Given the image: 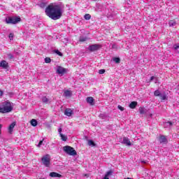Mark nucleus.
<instances>
[{
	"label": "nucleus",
	"instance_id": "c9c22d12",
	"mask_svg": "<svg viewBox=\"0 0 179 179\" xmlns=\"http://www.w3.org/2000/svg\"><path fill=\"white\" fill-rule=\"evenodd\" d=\"M43 140L39 141V143L38 144V148H40V146H41L43 145Z\"/></svg>",
	"mask_w": 179,
	"mask_h": 179
},
{
	"label": "nucleus",
	"instance_id": "a18cd8bd",
	"mask_svg": "<svg viewBox=\"0 0 179 179\" xmlns=\"http://www.w3.org/2000/svg\"><path fill=\"white\" fill-rule=\"evenodd\" d=\"M94 1H96V0H94Z\"/></svg>",
	"mask_w": 179,
	"mask_h": 179
},
{
	"label": "nucleus",
	"instance_id": "ddd939ff",
	"mask_svg": "<svg viewBox=\"0 0 179 179\" xmlns=\"http://www.w3.org/2000/svg\"><path fill=\"white\" fill-rule=\"evenodd\" d=\"M64 97H66L67 99H69V97L72 96V91L71 90H65L64 92Z\"/></svg>",
	"mask_w": 179,
	"mask_h": 179
},
{
	"label": "nucleus",
	"instance_id": "b1692460",
	"mask_svg": "<svg viewBox=\"0 0 179 179\" xmlns=\"http://www.w3.org/2000/svg\"><path fill=\"white\" fill-rule=\"evenodd\" d=\"M113 61L116 64H120V62H121V59H120V57H115V58H113Z\"/></svg>",
	"mask_w": 179,
	"mask_h": 179
},
{
	"label": "nucleus",
	"instance_id": "58836bf2",
	"mask_svg": "<svg viewBox=\"0 0 179 179\" xmlns=\"http://www.w3.org/2000/svg\"><path fill=\"white\" fill-rule=\"evenodd\" d=\"M3 96V91L0 90V97Z\"/></svg>",
	"mask_w": 179,
	"mask_h": 179
},
{
	"label": "nucleus",
	"instance_id": "aec40b11",
	"mask_svg": "<svg viewBox=\"0 0 179 179\" xmlns=\"http://www.w3.org/2000/svg\"><path fill=\"white\" fill-rule=\"evenodd\" d=\"M169 24L170 27H173L177 24V22H176L175 20H170L169 22Z\"/></svg>",
	"mask_w": 179,
	"mask_h": 179
},
{
	"label": "nucleus",
	"instance_id": "473e14b6",
	"mask_svg": "<svg viewBox=\"0 0 179 179\" xmlns=\"http://www.w3.org/2000/svg\"><path fill=\"white\" fill-rule=\"evenodd\" d=\"M117 108H118L119 110H120V111H124V107L121 106L120 105H119V106H117Z\"/></svg>",
	"mask_w": 179,
	"mask_h": 179
},
{
	"label": "nucleus",
	"instance_id": "f3484780",
	"mask_svg": "<svg viewBox=\"0 0 179 179\" xmlns=\"http://www.w3.org/2000/svg\"><path fill=\"white\" fill-rule=\"evenodd\" d=\"M30 124L32 127H37L38 122L36 119H32L30 122Z\"/></svg>",
	"mask_w": 179,
	"mask_h": 179
},
{
	"label": "nucleus",
	"instance_id": "5701e85b",
	"mask_svg": "<svg viewBox=\"0 0 179 179\" xmlns=\"http://www.w3.org/2000/svg\"><path fill=\"white\" fill-rule=\"evenodd\" d=\"M84 18L85 20H90V19H92V15H90V14H85Z\"/></svg>",
	"mask_w": 179,
	"mask_h": 179
},
{
	"label": "nucleus",
	"instance_id": "bb28decb",
	"mask_svg": "<svg viewBox=\"0 0 179 179\" xmlns=\"http://www.w3.org/2000/svg\"><path fill=\"white\" fill-rule=\"evenodd\" d=\"M42 101L43 103H48L49 101L48 98H47V96H43L42 98Z\"/></svg>",
	"mask_w": 179,
	"mask_h": 179
},
{
	"label": "nucleus",
	"instance_id": "72a5a7b5",
	"mask_svg": "<svg viewBox=\"0 0 179 179\" xmlns=\"http://www.w3.org/2000/svg\"><path fill=\"white\" fill-rule=\"evenodd\" d=\"M8 57L10 59H13V55L10 53H8Z\"/></svg>",
	"mask_w": 179,
	"mask_h": 179
},
{
	"label": "nucleus",
	"instance_id": "20e7f679",
	"mask_svg": "<svg viewBox=\"0 0 179 179\" xmlns=\"http://www.w3.org/2000/svg\"><path fill=\"white\" fill-rule=\"evenodd\" d=\"M41 162L45 167H50L51 164V157L50 155L47 154L41 158Z\"/></svg>",
	"mask_w": 179,
	"mask_h": 179
},
{
	"label": "nucleus",
	"instance_id": "39448f33",
	"mask_svg": "<svg viewBox=\"0 0 179 179\" xmlns=\"http://www.w3.org/2000/svg\"><path fill=\"white\" fill-rule=\"evenodd\" d=\"M3 108L4 113H10L12 110H13V107H12V104L9 101H6L3 103Z\"/></svg>",
	"mask_w": 179,
	"mask_h": 179
},
{
	"label": "nucleus",
	"instance_id": "412c9836",
	"mask_svg": "<svg viewBox=\"0 0 179 179\" xmlns=\"http://www.w3.org/2000/svg\"><path fill=\"white\" fill-rule=\"evenodd\" d=\"M79 41H80V43H85V41H87V37L80 36L79 38Z\"/></svg>",
	"mask_w": 179,
	"mask_h": 179
},
{
	"label": "nucleus",
	"instance_id": "0eeeda50",
	"mask_svg": "<svg viewBox=\"0 0 179 179\" xmlns=\"http://www.w3.org/2000/svg\"><path fill=\"white\" fill-rule=\"evenodd\" d=\"M57 72L59 73V75H64V73H66V69L62 66H58Z\"/></svg>",
	"mask_w": 179,
	"mask_h": 179
},
{
	"label": "nucleus",
	"instance_id": "dca6fc26",
	"mask_svg": "<svg viewBox=\"0 0 179 179\" xmlns=\"http://www.w3.org/2000/svg\"><path fill=\"white\" fill-rule=\"evenodd\" d=\"M136 106H138V102L137 101H132L129 107V108L134 109V108H136Z\"/></svg>",
	"mask_w": 179,
	"mask_h": 179
},
{
	"label": "nucleus",
	"instance_id": "9d476101",
	"mask_svg": "<svg viewBox=\"0 0 179 179\" xmlns=\"http://www.w3.org/2000/svg\"><path fill=\"white\" fill-rule=\"evenodd\" d=\"M73 114V110L71 108H66L64 110V115H66L67 117H71L72 115Z\"/></svg>",
	"mask_w": 179,
	"mask_h": 179
},
{
	"label": "nucleus",
	"instance_id": "4468645a",
	"mask_svg": "<svg viewBox=\"0 0 179 179\" xmlns=\"http://www.w3.org/2000/svg\"><path fill=\"white\" fill-rule=\"evenodd\" d=\"M123 143L124 145H127V146H131L132 145L131 141H129V138H128V137L123 138Z\"/></svg>",
	"mask_w": 179,
	"mask_h": 179
},
{
	"label": "nucleus",
	"instance_id": "cd10ccee",
	"mask_svg": "<svg viewBox=\"0 0 179 179\" xmlns=\"http://www.w3.org/2000/svg\"><path fill=\"white\" fill-rule=\"evenodd\" d=\"M160 99L161 100H167V95H166V94L160 95Z\"/></svg>",
	"mask_w": 179,
	"mask_h": 179
},
{
	"label": "nucleus",
	"instance_id": "4be33fe9",
	"mask_svg": "<svg viewBox=\"0 0 179 179\" xmlns=\"http://www.w3.org/2000/svg\"><path fill=\"white\" fill-rule=\"evenodd\" d=\"M60 136L64 142H66V140L68 139V137L64 135L63 134H60Z\"/></svg>",
	"mask_w": 179,
	"mask_h": 179
},
{
	"label": "nucleus",
	"instance_id": "7c9ffc66",
	"mask_svg": "<svg viewBox=\"0 0 179 179\" xmlns=\"http://www.w3.org/2000/svg\"><path fill=\"white\" fill-rule=\"evenodd\" d=\"M106 73V70L105 69H100L99 71V75H103V73Z\"/></svg>",
	"mask_w": 179,
	"mask_h": 179
},
{
	"label": "nucleus",
	"instance_id": "c85d7f7f",
	"mask_svg": "<svg viewBox=\"0 0 179 179\" xmlns=\"http://www.w3.org/2000/svg\"><path fill=\"white\" fill-rule=\"evenodd\" d=\"M45 64H50V62H51V59L50 57H46L45 59Z\"/></svg>",
	"mask_w": 179,
	"mask_h": 179
},
{
	"label": "nucleus",
	"instance_id": "4c0bfd02",
	"mask_svg": "<svg viewBox=\"0 0 179 179\" xmlns=\"http://www.w3.org/2000/svg\"><path fill=\"white\" fill-rule=\"evenodd\" d=\"M173 48H174L175 50H178L179 45H174Z\"/></svg>",
	"mask_w": 179,
	"mask_h": 179
},
{
	"label": "nucleus",
	"instance_id": "79ce46f5",
	"mask_svg": "<svg viewBox=\"0 0 179 179\" xmlns=\"http://www.w3.org/2000/svg\"><path fill=\"white\" fill-rule=\"evenodd\" d=\"M155 79V76H152L150 79V82H152V80H153Z\"/></svg>",
	"mask_w": 179,
	"mask_h": 179
},
{
	"label": "nucleus",
	"instance_id": "f03ea898",
	"mask_svg": "<svg viewBox=\"0 0 179 179\" xmlns=\"http://www.w3.org/2000/svg\"><path fill=\"white\" fill-rule=\"evenodd\" d=\"M63 150L64 152H65V153L69 155L70 156H76V155H78V152H76L75 148L69 145H66L63 147Z\"/></svg>",
	"mask_w": 179,
	"mask_h": 179
},
{
	"label": "nucleus",
	"instance_id": "6e6552de",
	"mask_svg": "<svg viewBox=\"0 0 179 179\" xmlns=\"http://www.w3.org/2000/svg\"><path fill=\"white\" fill-rule=\"evenodd\" d=\"M0 66L1 68H3V69H8V68H9V64H8V62L5 60H2L0 62Z\"/></svg>",
	"mask_w": 179,
	"mask_h": 179
},
{
	"label": "nucleus",
	"instance_id": "2eb2a0df",
	"mask_svg": "<svg viewBox=\"0 0 179 179\" xmlns=\"http://www.w3.org/2000/svg\"><path fill=\"white\" fill-rule=\"evenodd\" d=\"M16 127V122H13L12 124H10L8 127V132L9 134H12L13 132V128Z\"/></svg>",
	"mask_w": 179,
	"mask_h": 179
},
{
	"label": "nucleus",
	"instance_id": "1a4fd4ad",
	"mask_svg": "<svg viewBox=\"0 0 179 179\" xmlns=\"http://www.w3.org/2000/svg\"><path fill=\"white\" fill-rule=\"evenodd\" d=\"M86 101L90 106H94V99L92 96H87Z\"/></svg>",
	"mask_w": 179,
	"mask_h": 179
},
{
	"label": "nucleus",
	"instance_id": "f257e3e1",
	"mask_svg": "<svg viewBox=\"0 0 179 179\" xmlns=\"http://www.w3.org/2000/svg\"><path fill=\"white\" fill-rule=\"evenodd\" d=\"M45 13L52 20H58L62 16V9L59 5L50 4L46 7Z\"/></svg>",
	"mask_w": 179,
	"mask_h": 179
},
{
	"label": "nucleus",
	"instance_id": "2f4dec72",
	"mask_svg": "<svg viewBox=\"0 0 179 179\" xmlns=\"http://www.w3.org/2000/svg\"><path fill=\"white\" fill-rule=\"evenodd\" d=\"M56 54L59 57H62V52H59V50H55Z\"/></svg>",
	"mask_w": 179,
	"mask_h": 179
},
{
	"label": "nucleus",
	"instance_id": "a19ab883",
	"mask_svg": "<svg viewBox=\"0 0 179 179\" xmlns=\"http://www.w3.org/2000/svg\"><path fill=\"white\" fill-rule=\"evenodd\" d=\"M2 134V124H0V135Z\"/></svg>",
	"mask_w": 179,
	"mask_h": 179
},
{
	"label": "nucleus",
	"instance_id": "9b49d317",
	"mask_svg": "<svg viewBox=\"0 0 179 179\" xmlns=\"http://www.w3.org/2000/svg\"><path fill=\"white\" fill-rule=\"evenodd\" d=\"M158 140L160 143H167V138L164 135L159 136Z\"/></svg>",
	"mask_w": 179,
	"mask_h": 179
},
{
	"label": "nucleus",
	"instance_id": "f8f14e48",
	"mask_svg": "<svg viewBox=\"0 0 179 179\" xmlns=\"http://www.w3.org/2000/svg\"><path fill=\"white\" fill-rule=\"evenodd\" d=\"M50 177H52V178H61V177H62V175L57 173V172H51L50 174H49Z\"/></svg>",
	"mask_w": 179,
	"mask_h": 179
},
{
	"label": "nucleus",
	"instance_id": "7ed1b4c3",
	"mask_svg": "<svg viewBox=\"0 0 179 179\" xmlns=\"http://www.w3.org/2000/svg\"><path fill=\"white\" fill-rule=\"evenodd\" d=\"M21 20L22 19L20 17H9L8 18L6 19V23H7V24H16Z\"/></svg>",
	"mask_w": 179,
	"mask_h": 179
},
{
	"label": "nucleus",
	"instance_id": "6ab92c4d",
	"mask_svg": "<svg viewBox=\"0 0 179 179\" xmlns=\"http://www.w3.org/2000/svg\"><path fill=\"white\" fill-rule=\"evenodd\" d=\"M139 113L141 115L146 114V109H145V108H143V107H140L139 108Z\"/></svg>",
	"mask_w": 179,
	"mask_h": 179
},
{
	"label": "nucleus",
	"instance_id": "c756f323",
	"mask_svg": "<svg viewBox=\"0 0 179 179\" xmlns=\"http://www.w3.org/2000/svg\"><path fill=\"white\" fill-rule=\"evenodd\" d=\"M13 37H15V34H13V33H10L8 38H10V40H13Z\"/></svg>",
	"mask_w": 179,
	"mask_h": 179
},
{
	"label": "nucleus",
	"instance_id": "37998d69",
	"mask_svg": "<svg viewBox=\"0 0 179 179\" xmlns=\"http://www.w3.org/2000/svg\"><path fill=\"white\" fill-rule=\"evenodd\" d=\"M142 163H144V164H145V163H146V162H145V161H142Z\"/></svg>",
	"mask_w": 179,
	"mask_h": 179
},
{
	"label": "nucleus",
	"instance_id": "393cba45",
	"mask_svg": "<svg viewBox=\"0 0 179 179\" xmlns=\"http://www.w3.org/2000/svg\"><path fill=\"white\" fill-rule=\"evenodd\" d=\"M88 145L90 146H96V144L94 143V141L92 140L88 141Z\"/></svg>",
	"mask_w": 179,
	"mask_h": 179
},
{
	"label": "nucleus",
	"instance_id": "e433bc0d",
	"mask_svg": "<svg viewBox=\"0 0 179 179\" xmlns=\"http://www.w3.org/2000/svg\"><path fill=\"white\" fill-rule=\"evenodd\" d=\"M58 132H59V135H61V134H62V128H59L58 129Z\"/></svg>",
	"mask_w": 179,
	"mask_h": 179
},
{
	"label": "nucleus",
	"instance_id": "423d86ee",
	"mask_svg": "<svg viewBox=\"0 0 179 179\" xmlns=\"http://www.w3.org/2000/svg\"><path fill=\"white\" fill-rule=\"evenodd\" d=\"M101 48V45L94 44L89 46L88 50L90 52H94V51H99Z\"/></svg>",
	"mask_w": 179,
	"mask_h": 179
},
{
	"label": "nucleus",
	"instance_id": "f704fd0d",
	"mask_svg": "<svg viewBox=\"0 0 179 179\" xmlns=\"http://www.w3.org/2000/svg\"><path fill=\"white\" fill-rule=\"evenodd\" d=\"M4 109H3V108H1L0 107V113H1V114H6V113H5V110H3Z\"/></svg>",
	"mask_w": 179,
	"mask_h": 179
},
{
	"label": "nucleus",
	"instance_id": "a211bd4d",
	"mask_svg": "<svg viewBox=\"0 0 179 179\" xmlns=\"http://www.w3.org/2000/svg\"><path fill=\"white\" fill-rule=\"evenodd\" d=\"M113 175V171H108L106 174L105 175L103 179H110V178H108L109 176H112Z\"/></svg>",
	"mask_w": 179,
	"mask_h": 179
},
{
	"label": "nucleus",
	"instance_id": "ea45409f",
	"mask_svg": "<svg viewBox=\"0 0 179 179\" xmlns=\"http://www.w3.org/2000/svg\"><path fill=\"white\" fill-rule=\"evenodd\" d=\"M166 124H169L170 127L173 126V123L171 122H167Z\"/></svg>",
	"mask_w": 179,
	"mask_h": 179
},
{
	"label": "nucleus",
	"instance_id": "c03bdc74",
	"mask_svg": "<svg viewBox=\"0 0 179 179\" xmlns=\"http://www.w3.org/2000/svg\"><path fill=\"white\" fill-rule=\"evenodd\" d=\"M127 179H131V178H127Z\"/></svg>",
	"mask_w": 179,
	"mask_h": 179
},
{
	"label": "nucleus",
	"instance_id": "a878e982",
	"mask_svg": "<svg viewBox=\"0 0 179 179\" xmlns=\"http://www.w3.org/2000/svg\"><path fill=\"white\" fill-rule=\"evenodd\" d=\"M160 91H159V90H156V91H155V92H154V96H155V97H159V96H160Z\"/></svg>",
	"mask_w": 179,
	"mask_h": 179
}]
</instances>
